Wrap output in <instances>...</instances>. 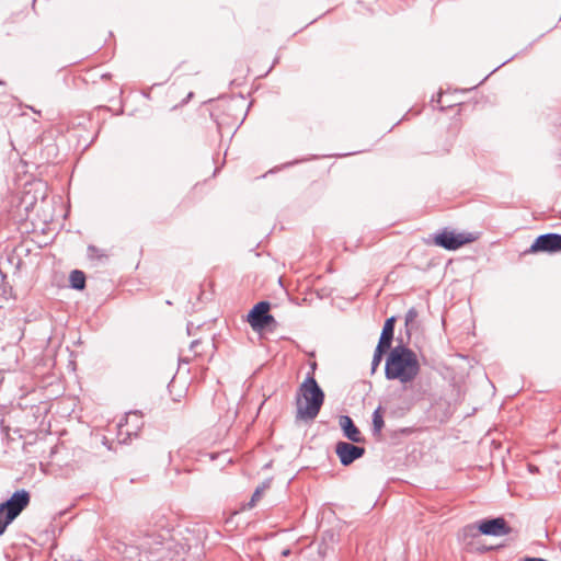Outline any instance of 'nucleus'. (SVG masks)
<instances>
[{
  "label": "nucleus",
  "mask_w": 561,
  "mask_h": 561,
  "mask_svg": "<svg viewBox=\"0 0 561 561\" xmlns=\"http://www.w3.org/2000/svg\"><path fill=\"white\" fill-rule=\"evenodd\" d=\"M122 561H184L185 547L174 541L163 525H146L115 543Z\"/></svg>",
  "instance_id": "1"
},
{
  "label": "nucleus",
  "mask_w": 561,
  "mask_h": 561,
  "mask_svg": "<svg viewBox=\"0 0 561 561\" xmlns=\"http://www.w3.org/2000/svg\"><path fill=\"white\" fill-rule=\"evenodd\" d=\"M420 363L416 354L405 345H397L389 352L385 365V376L388 380H399L404 388L411 383L420 373Z\"/></svg>",
  "instance_id": "2"
},
{
  "label": "nucleus",
  "mask_w": 561,
  "mask_h": 561,
  "mask_svg": "<svg viewBox=\"0 0 561 561\" xmlns=\"http://www.w3.org/2000/svg\"><path fill=\"white\" fill-rule=\"evenodd\" d=\"M297 399L298 420H313L318 416L324 401V392L312 376H308L299 388Z\"/></svg>",
  "instance_id": "3"
},
{
  "label": "nucleus",
  "mask_w": 561,
  "mask_h": 561,
  "mask_svg": "<svg viewBox=\"0 0 561 561\" xmlns=\"http://www.w3.org/2000/svg\"><path fill=\"white\" fill-rule=\"evenodd\" d=\"M30 493L24 490H16L7 501L0 504V536L7 527L23 512L30 504Z\"/></svg>",
  "instance_id": "4"
},
{
  "label": "nucleus",
  "mask_w": 561,
  "mask_h": 561,
  "mask_svg": "<svg viewBox=\"0 0 561 561\" xmlns=\"http://www.w3.org/2000/svg\"><path fill=\"white\" fill-rule=\"evenodd\" d=\"M511 527L503 517L486 518L478 524L467 525L463 528L465 536L476 537L478 535L501 537L508 535Z\"/></svg>",
  "instance_id": "5"
},
{
  "label": "nucleus",
  "mask_w": 561,
  "mask_h": 561,
  "mask_svg": "<svg viewBox=\"0 0 561 561\" xmlns=\"http://www.w3.org/2000/svg\"><path fill=\"white\" fill-rule=\"evenodd\" d=\"M477 236L472 232L456 233L448 228L433 234V242L435 245L448 251H455L465 244L476 241Z\"/></svg>",
  "instance_id": "6"
},
{
  "label": "nucleus",
  "mask_w": 561,
  "mask_h": 561,
  "mask_svg": "<svg viewBox=\"0 0 561 561\" xmlns=\"http://www.w3.org/2000/svg\"><path fill=\"white\" fill-rule=\"evenodd\" d=\"M270 309L271 304L268 301H260L249 311L247 320L255 332H261L270 325L276 324Z\"/></svg>",
  "instance_id": "7"
},
{
  "label": "nucleus",
  "mask_w": 561,
  "mask_h": 561,
  "mask_svg": "<svg viewBox=\"0 0 561 561\" xmlns=\"http://www.w3.org/2000/svg\"><path fill=\"white\" fill-rule=\"evenodd\" d=\"M560 251L561 234L552 232L538 236L528 250L529 253H557Z\"/></svg>",
  "instance_id": "8"
},
{
  "label": "nucleus",
  "mask_w": 561,
  "mask_h": 561,
  "mask_svg": "<svg viewBox=\"0 0 561 561\" xmlns=\"http://www.w3.org/2000/svg\"><path fill=\"white\" fill-rule=\"evenodd\" d=\"M335 454L343 466H350L365 454V448L347 442H337L335 445Z\"/></svg>",
  "instance_id": "9"
},
{
  "label": "nucleus",
  "mask_w": 561,
  "mask_h": 561,
  "mask_svg": "<svg viewBox=\"0 0 561 561\" xmlns=\"http://www.w3.org/2000/svg\"><path fill=\"white\" fill-rule=\"evenodd\" d=\"M142 415L139 411H130L126 414L125 424L119 422V435H126L128 438L137 436L142 426Z\"/></svg>",
  "instance_id": "10"
},
{
  "label": "nucleus",
  "mask_w": 561,
  "mask_h": 561,
  "mask_svg": "<svg viewBox=\"0 0 561 561\" xmlns=\"http://www.w3.org/2000/svg\"><path fill=\"white\" fill-rule=\"evenodd\" d=\"M339 424L343 435L352 443L358 444L365 440L351 416L341 415L339 419Z\"/></svg>",
  "instance_id": "11"
},
{
  "label": "nucleus",
  "mask_w": 561,
  "mask_h": 561,
  "mask_svg": "<svg viewBox=\"0 0 561 561\" xmlns=\"http://www.w3.org/2000/svg\"><path fill=\"white\" fill-rule=\"evenodd\" d=\"M394 324H396L394 317H390L385 321V324H383V328H382V331H381V334L379 337V342L377 344L378 346H381V347H385V348L391 351V343H392L393 334H394Z\"/></svg>",
  "instance_id": "12"
},
{
  "label": "nucleus",
  "mask_w": 561,
  "mask_h": 561,
  "mask_svg": "<svg viewBox=\"0 0 561 561\" xmlns=\"http://www.w3.org/2000/svg\"><path fill=\"white\" fill-rule=\"evenodd\" d=\"M385 426L382 408L379 405L373 413V435L380 436L381 430Z\"/></svg>",
  "instance_id": "13"
},
{
  "label": "nucleus",
  "mask_w": 561,
  "mask_h": 561,
  "mask_svg": "<svg viewBox=\"0 0 561 561\" xmlns=\"http://www.w3.org/2000/svg\"><path fill=\"white\" fill-rule=\"evenodd\" d=\"M69 282L71 288L82 290L85 287V274L82 271L73 270L70 273Z\"/></svg>",
  "instance_id": "14"
},
{
  "label": "nucleus",
  "mask_w": 561,
  "mask_h": 561,
  "mask_svg": "<svg viewBox=\"0 0 561 561\" xmlns=\"http://www.w3.org/2000/svg\"><path fill=\"white\" fill-rule=\"evenodd\" d=\"M389 350L385 348V347H381V346H376L375 348V352H374V356H373V360H371V373L374 374L376 371V369L378 368V366L380 365L381 360H382V356L388 352Z\"/></svg>",
  "instance_id": "15"
},
{
  "label": "nucleus",
  "mask_w": 561,
  "mask_h": 561,
  "mask_svg": "<svg viewBox=\"0 0 561 561\" xmlns=\"http://www.w3.org/2000/svg\"><path fill=\"white\" fill-rule=\"evenodd\" d=\"M87 253L90 260L100 261L102 259H106V254L104 253V251L94 245H89L87 249Z\"/></svg>",
  "instance_id": "16"
},
{
  "label": "nucleus",
  "mask_w": 561,
  "mask_h": 561,
  "mask_svg": "<svg viewBox=\"0 0 561 561\" xmlns=\"http://www.w3.org/2000/svg\"><path fill=\"white\" fill-rule=\"evenodd\" d=\"M270 486V482L265 481L261 485H259L254 493L252 494L251 501L249 502V506L253 507L255 505V502L260 500L262 493Z\"/></svg>",
  "instance_id": "17"
},
{
  "label": "nucleus",
  "mask_w": 561,
  "mask_h": 561,
  "mask_svg": "<svg viewBox=\"0 0 561 561\" xmlns=\"http://www.w3.org/2000/svg\"><path fill=\"white\" fill-rule=\"evenodd\" d=\"M417 310L415 308H410L405 313V325H409L417 318Z\"/></svg>",
  "instance_id": "18"
},
{
  "label": "nucleus",
  "mask_w": 561,
  "mask_h": 561,
  "mask_svg": "<svg viewBox=\"0 0 561 561\" xmlns=\"http://www.w3.org/2000/svg\"><path fill=\"white\" fill-rule=\"evenodd\" d=\"M201 341L199 340H194L191 342L190 344V350L195 352V354H198L197 353V346L199 345Z\"/></svg>",
  "instance_id": "19"
},
{
  "label": "nucleus",
  "mask_w": 561,
  "mask_h": 561,
  "mask_svg": "<svg viewBox=\"0 0 561 561\" xmlns=\"http://www.w3.org/2000/svg\"><path fill=\"white\" fill-rule=\"evenodd\" d=\"M211 117L214 118L215 123L217 124V127H218V130L221 131L222 129V123L219 121V118L217 116H215V114L211 113Z\"/></svg>",
  "instance_id": "20"
},
{
  "label": "nucleus",
  "mask_w": 561,
  "mask_h": 561,
  "mask_svg": "<svg viewBox=\"0 0 561 561\" xmlns=\"http://www.w3.org/2000/svg\"><path fill=\"white\" fill-rule=\"evenodd\" d=\"M528 469H529V471H530V472H533V473H534V472H538V470H539V469H538V467H537V466H535V465H528Z\"/></svg>",
  "instance_id": "21"
},
{
  "label": "nucleus",
  "mask_w": 561,
  "mask_h": 561,
  "mask_svg": "<svg viewBox=\"0 0 561 561\" xmlns=\"http://www.w3.org/2000/svg\"><path fill=\"white\" fill-rule=\"evenodd\" d=\"M180 363L188 364L190 359L188 358H180Z\"/></svg>",
  "instance_id": "22"
},
{
  "label": "nucleus",
  "mask_w": 561,
  "mask_h": 561,
  "mask_svg": "<svg viewBox=\"0 0 561 561\" xmlns=\"http://www.w3.org/2000/svg\"><path fill=\"white\" fill-rule=\"evenodd\" d=\"M440 98H442V92L438 93V99H437V102L440 101Z\"/></svg>",
  "instance_id": "23"
},
{
  "label": "nucleus",
  "mask_w": 561,
  "mask_h": 561,
  "mask_svg": "<svg viewBox=\"0 0 561 561\" xmlns=\"http://www.w3.org/2000/svg\"><path fill=\"white\" fill-rule=\"evenodd\" d=\"M409 389L414 390V389H415V385H411V386L409 387Z\"/></svg>",
  "instance_id": "24"
},
{
  "label": "nucleus",
  "mask_w": 561,
  "mask_h": 561,
  "mask_svg": "<svg viewBox=\"0 0 561 561\" xmlns=\"http://www.w3.org/2000/svg\"><path fill=\"white\" fill-rule=\"evenodd\" d=\"M288 553H289V551H288V550H285V551L283 552V554H284V556H288Z\"/></svg>",
  "instance_id": "25"
}]
</instances>
